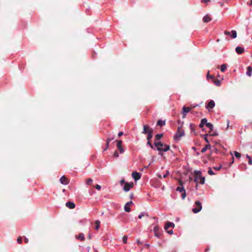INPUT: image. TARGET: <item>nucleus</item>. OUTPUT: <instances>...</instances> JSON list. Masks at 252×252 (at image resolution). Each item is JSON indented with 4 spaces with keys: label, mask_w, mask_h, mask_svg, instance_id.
Here are the masks:
<instances>
[{
    "label": "nucleus",
    "mask_w": 252,
    "mask_h": 252,
    "mask_svg": "<svg viewBox=\"0 0 252 252\" xmlns=\"http://www.w3.org/2000/svg\"><path fill=\"white\" fill-rule=\"evenodd\" d=\"M150 130H153V129L150 127L149 125H144L143 126V131H142V133L146 134L149 133Z\"/></svg>",
    "instance_id": "9d476101"
},
{
    "label": "nucleus",
    "mask_w": 252,
    "mask_h": 252,
    "mask_svg": "<svg viewBox=\"0 0 252 252\" xmlns=\"http://www.w3.org/2000/svg\"><path fill=\"white\" fill-rule=\"evenodd\" d=\"M114 142H116V146L120 153L122 154L124 152V149L122 147V140H116Z\"/></svg>",
    "instance_id": "20e7f679"
},
{
    "label": "nucleus",
    "mask_w": 252,
    "mask_h": 252,
    "mask_svg": "<svg viewBox=\"0 0 252 252\" xmlns=\"http://www.w3.org/2000/svg\"><path fill=\"white\" fill-rule=\"evenodd\" d=\"M206 126L209 128V129H210V131H213V125L210 123H208L207 124H206Z\"/></svg>",
    "instance_id": "bb28decb"
},
{
    "label": "nucleus",
    "mask_w": 252,
    "mask_h": 252,
    "mask_svg": "<svg viewBox=\"0 0 252 252\" xmlns=\"http://www.w3.org/2000/svg\"><path fill=\"white\" fill-rule=\"evenodd\" d=\"M123 134H124V133H123V132L120 131V132H119V133H118V136H119V137H120V136H121L122 135H123Z\"/></svg>",
    "instance_id": "8fccbe9b"
},
{
    "label": "nucleus",
    "mask_w": 252,
    "mask_h": 252,
    "mask_svg": "<svg viewBox=\"0 0 252 252\" xmlns=\"http://www.w3.org/2000/svg\"><path fill=\"white\" fill-rule=\"evenodd\" d=\"M60 181L61 183L63 185H66L69 184V180L65 176H63L60 178Z\"/></svg>",
    "instance_id": "0eeeda50"
},
{
    "label": "nucleus",
    "mask_w": 252,
    "mask_h": 252,
    "mask_svg": "<svg viewBox=\"0 0 252 252\" xmlns=\"http://www.w3.org/2000/svg\"><path fill=\"white\" fill-rule=\"evenodd\" d=\"M211 147L210 145L208 144L206 145L204 148H203L201 150L202 153H204L206 151L207 149Z\"/></svg>",
    "instance_id": "c756f323"
},
{
    "label": "nucleus",
    "mask_w": 252,
    "mask_h": 252,
    "mask_svg": "<svg viewBox=\"0 0 252 252\" xmlns=\"http://www.w3.org/2000/svg\"><path fill=\"white\" fill-rule=\"evenodd\" d=\"M133 196H134V194H133V193H130V195H129V198H130V199H132V198H133Z\"/></svg>",
    "instance_id": "3c124183"
},
{
    "label": "nucleus",
    "mask_w": 252,
    "mask_h": 252,
    "mask_svg": "<svg viewBox=\"0 0 252 252\" xmlns=\"http://www.w3.org/2000/svg\"><path fill=\"white\" fill-rule=\"evenodd\" d=\"M169 172L168 170H167V171H166V174H165L163 176V177L164 178H166V177H167V176L169 175Z\"/></svg>",
    "instance_id": "37998d69"
},
{
    "label": "nucleus",
    "mask_w": 252,
    "mask_h": 252,
    "mask_svg": "<svg viewBox=\"0 0 252 252\" xmlns=\"http://www.w3.org/2000/svg\"><path fill=\"white\" fill-rule=\"evenodd\" d=\"M183 127V123L180 125V126H179L178 127L177 131L175 134V135L174 136V139L175 140H180L181 137L183 136L185 134L184 131L182 129Z\"/></svg>",
    "instance_id": "f03ea898"
},
{
    "label": "nucleus",
    "mask_w": 252,
    "mask_h": 252,
    "mask_svg": "<svg viewBox=\"0 0 252 252\" xmlns=\"http://www.w3.org/2000/svg\"><path fill=\"white\" fill-rule=\"evenodd\" d=\"M221 168V166H219L218 167H214V169L217 170V171L220 170Z\"/></svg>",
    "instance_id": "79ce46f5"
},
{
    "label": "nucleus",
    "mask_w": 252,
    "mask_h": 252,
    "mask_svg": "<svg viewBox=\"0 0 252 252\" xmlns=\"http://www.w3.org/2000/svg\"><path fill=\"white\" fill-rule=\"evenodd\" d=\"M248 4H249L250 5H252V0H251V2L250 3H248Z\"/></svg>",
    "instance_id": "69168bd1"
},
{
    "label": "nucleus",
    "mask_w": 252,
    "mask_h": 252,
    "mask_svg": "<svg viewBox=\"0 0 252 252\" xmlns=\"http://www.w3.org/2000/svg\"><path fill=\"white\" fill-rule=\"evenodd\" d=\"M209 1H210V0H201V2H204V3H207V2H208Z\"/></svg>",
    "instance_id": "603ef678"
},
{
    "label": "nucleus",
    "mask_w": 252,
    "mask_h": 252,
    "mask_svg": "<svg viewBox=\"0 0 252 252\" xmlns=\"http://www.w3.org/2000/svg\"><path fill=\"white\" fill-rule=\"evenodd\" d=\"M157 176L160 179L162 178V176L160 174H158Z\"/></svg>",
    "instance_id": "052dcab7"
},
{
    "label": "nucleus",
    "mask_w": 252,
    "mask_h": 252,
    "mask_svg": "<svg viewBox=\"0 0 252 252\" xmlns=\"http://www.w3.org/2000/svg\"><path fill=\"white\" fill-rule=\"evenodd\" d=\"M132 176L135 181H137L141 178V175L140 173L135 171L132 173Z\"/></svg>",
    "instance_id": "6e6552de"
},
{
    "label": "nucleus",
    "mask_w": 252,
    "mask_h": 252,
    "mask_svg": "<svg viewBox=\"0 0 252 252\" xmlns=\"http://www.w3.org/2000/svg\"><path fill=\"white\" fill-rule=\"evenodd\" d=\"M174 226L175 224L174 223L171 222H167L164 226V229L165 230H167L169 227H174Z\"/></svg>",
    "instance_id": "f8f14e48"
},
{
    "label": "nucleus",
    "mask_w": 252,
    "mask_h": 252,
    "mask_svg": "<svg viewBox=\"0 0 252 252\" xmlns=\"http://www.w3.org/2000/svg\"><path fill=\"white\" fill-rule=\"evenodd\" d=\"M215 103L214 101L211 100L207 104V105L206 106V108L207 109L210 110L211 109L215 107Z\"/></svg>",
    "instance_id": "9b49d317"
},
{
    "label": "nucleus",
    "mask_w": 252,
    "mask_h": 252,
    "mask_svg": "<svg viewBox=\"0 0 252 252\" xmlns=\"http://www.w3.org/2000/svg\"><path fill=\"white\" fill-rule=\"evenodd\" d=\"M134 184L132 182L130 183H126L124 187V190L125 191H128L130 190V189L133 187Z\"/></svg>",
    "instance_id": "39448f33"
},
{
    "label": "nucleus",
    "mask_w": 252,
    "mask_h": 252,
    "mask_svg": "<svg viewBox=\"0 0 252 252\" xmlns=\"http://www.w3.org/2000/svg\"><path fill=\"white\" fill-rule=\"evenodd\" d=\"M208 251H209V249H208V248H206V249L205 250V252H207Z\"/></svg>",
    "instance_id": "0e129e2a"
},
{
    "label": "nucleus",
    "mask_w": 252,
    "mask_h": 252,
    "mask_svg": "<svg viewBox=\"0 0 252 252\" xmlns=\"http://www.w3.org/2000/svg\"><path fill=\"white\" fill-rule=\"evenodd\" d=\"M195 207L192 209V211L194 213H197L202 209L201 203L199 201H197L195 203Z\"/></svg>",
    "instance_id": "7ed1b4c3"
},
{
    "label": "nucleus",
    "mask_w": 252,
    "mask_h": 252,
    "mask_svg": "<svg viewBox=\"0 0 252 252\" xmlns=\"http://www.w3.org/2000/svg\"><path fill=\"white\" fill-rule=\"evenodd\" d=\"M208 173L210 175H213L215 174L214 172L211 169L208 171Z\"/></svg>",
    "instance_id": "58836bf2"
},
{
    "label": "nucleus",
    "mask_w": 252,
    "mask_h": 252,
    "mask_svg": "<svg viewBox=\"0 0 252 252\" xmlns=\"http://www.w3.org/2000/svg\"><path fill=\"white\" fill-rule=\"evenodd\" d=\"M194 182L197 185L198 183L203 185L205 183V178L202 177L201 172L199 171H194Z\"/></svg>",
    "instance_id": "f257e3e1"
},
{
    "label": "nucleus",
    "mask_w": 252,
    "mask_h": 252,
    "mask_svg": "<svg viewBox=\"0 0 252 252\" xmlns=\"http://www.w3.org/2000/svg\"><path fill=\"white\" fill-rule=\"evenodd\" d=\"M189 180H192V178L190 177H189Z\"/></svg>",
    "instance_id": "774afa93"
},
{
    "label": "nucleus",
    "mask_w": 252,
    "mask_h": 252,
    "mask_svg": "<svg viewBox=\"0 0 252 252\" xmlns=\"http://www.w3.org/2000/svg\"><path fill=\"white\" fill-rule=\"evenodd\" d=\"M127 236L126 235H125L123 237V241L124 243L126 244L127 243Z\"/></svg>",
    "instance_id": "c9c22d12"
},
{
    "label": "nucleus",
    "mask_w": 252,
    "mask_h": 252,
    "mask_svg": "<svg viewBox=\"0 0 252 252\" xmlns=\"http://www.w3.org/2000/svg\"><path fill=\"white\" fill-rule=\"evenodd\" d=\"M154 231L155 233V235L158 238H160V234L158 232L159 227L158 226H155L154 227Z\"/></svg>",
    "instance_id": "ddd939ff"
},
{
    "label": "nucleus",
    "mask_w": 252,
    "mask_h": 252,
    "mask_svg": "<svg viewBox=\"0 0 252 252\" xmlns=\"http://www.w3.org/2000/svg\"><path fill=\"white\" fill-rule=\"evenodd\" d=\"M76 237L77 239L80 240L81 241H84L85 240L84 234L83 233H80Z\"/></svg>",
    "instance_id": "aec40b11"
},
{
    "label": "nucleus",
    "mask_w": 252,
    "mask_h": 252,
    "mask_svg": "<svg viewBox=\"0 0 252 252\" xmlns=\"http://www.w3.org/2000/svg\"><path fill=\"white\" fill-rule=\"evenodd\" d=\"M137 243L138 244V245H141L142 243L139 240H137Z\"/></svg>",
    "instance_id": "13d9d810"
},
{
    "label": "nucleus",
    "mask_w": 252,
    "mask_h": 252,
    "mask_svg": "<svg viewBox=\"0 0 252 252\" xmlns=\"http://www.w3.org/2000/svg\"><path fill=\"white\" fill-rule=\"evenodd\" d=\"M109 140H110V139L108 138L107 139V142H106L107 147H108Z\"/></svg>",
    "instance_id": "4d7b16f0"
},
{
    "label": "nucleus",
    "mask_w": 252,
    "mask_h": 252,
    "mask_svg": "<svg viewBox=\"0 0 252 252\" xmlns=\"http://www.w3.org/2000/svg\"><path fill=\"white\" fill-rule=\"evenodd\" d=\"M179 183H180V184L181 185V186L177 187L176 190L177 191H179L181 192H182L184 191H185V190L184 189V188L182 186V182L181 181H180Z\"/></svg>",
    "instance_id": "a211bd4d"
},
{
    "label": "nucleus",
    "mask_w": 252,
    "mask_h": 252,
    "mask_svg": "<svg viewBox=\"0 0 252 252\" xmlns=\"http://www.w3.org/2000/svg\"><path fill=\"white\" fill-rule=\"evenodd\" d=\"M247 75L249 76H252V67L251 66H248L247 68Z\"/></svg>",
    "instance_id": "6ab92c4d"
},
{
    "label": "nucleus",
    "mask_w": 252,
    "mask_h": 252,
    "mask_svg": "<svg viewBox=\"0 0 252 252\" xmlns=\"http://www.w3.org/2000/svg\"><path fill=\"white\" fill-rule=\"evenodd\" d=\"M208 135L215 136L218 135V133L216 132H213V131H210L208 134H206V136H208Z\"/></svg>",
    "instance_id": "a878e982"
},
{
    "label": "nucleus",
    "mask_w": 252,
    "mask_h": 252,
    "mask_svg": "<svg viewBox=\"0 0 252 252\" xmlns=\"http://www.w3.org/2000/svg\"><path fill=\"white\" fill-rule=\"evenodd\" d=\"M155 146L157 148V150L158 151H162L163 147V144L161 142H155Z\"/></svg>",
    "instance_id": "423d86ee"
},
{
    "label": "nucleus",
    "mask_w": 252,
    "mask_h": 252,
    "mask_svg": "<svg viewBox=\"0 0 252 252\" xmlns=\"http://www.w3.org/2000/svg\"><path fill=\"white\" fill-rule=\"evenodd\" d=\"M232 34L231 35L232 38H235L237 37V32L236 31L233 30L231 31Z\"/></svg>",
    "instance_id": "7c9ffc66"
},
{
    "label": "nucleus",
    "mask_w": 252,
    "mask_h": 252,
    "mask_svg": "<svg viewBox=\"0 0 252 252\" xmlns=\"http://www.w3.org/2000/svg\"><path fill=\"white\" fill-rule=\"evenodd\" d=\"M186 191L185 190L183 192H182V194L181 195L182 199H185L186 197Z\"/></svg>",
    "instance_id": "e433bc0d"
},
{
    "label": "nucleus",
    "mask_w": 252,
    "mask_h": 252,
    "mask_svg": "<svg viewBox=\"0 0 252 252\" xmlns=\"http://www.w3.org/2000/svg\"><path fill=\"white\" fill-rule=\"evenodd\" d=\"M100 221L99 220H96L95 221V229L98 230L99 228Z\"/></svg>",
    "instance_id": "cd10ccee"
},
{
    "label": "nucleus",
    "mask_w": 252,
    "mask_h": 252,
    "mask_svg": "<svg viewBox=\"0 0 252 252\" xmlns=\"http://www.w3.org/2000/svg\"><path fill=\"white\" fill-rule=\"evenodd\" d=\"M93 180L91 178H88L86 180V184L92 186Z\"/></svg>",
    "instance_id": "c85d7f7f"
},
{
    "label": "nucleus",
    "mask_w": 252,
    "mask_h": 252,
    "mask_svg": "<svg viewBox=\"0 0 252 252\" xmlns=\"http://www.w3.org/2000/svg\"><path fill=\"white\" fill-rule=\"evenodd\" d=\"M214 84L217 86H219L220 84V81L219 80H214Z\"/></svg>",
    "instance_id": "473e14b6"
},
{
    "label": "nucleus",
    "mask_w": 252,
    "mask_h": 252,
    "mask_svg": "<svg viewBox=\"0 0 252 252\" xmlns=\"http://www.w3.org/2000/svg\"><path fill=\"white\" fill-rule=\"evenodd\" d=\"M130 206H128V204H126L124 207L125 211L126 212H129L130 211V208L129 207Z\"/></svg>",
    "instance_id": "393cba45"
},
{
    "label": "nucleus",
    "mask_w": 252,
    "mask_h": 252,
    "mask_svg": "<svg viewBox=\"0 0 252 252\" xmlns=\"http://www.w3.org/2000/svg\"><path fill=\"white\" fill-rule=\"evenodd\" d=\"M24 242L25 243L28 244L29 242V239L27 238H25L24 239Z\"/></svg>",
    "instance_id": "de8ad7c7"
},
{
    "label": "nucleus",
    "mask_w": 252,
    "mask_h": 252,
    "mask_svg": "<svg viewBox=\"0 0 252 252\" xmlns=\"http://www.w3.org/2000/svg\"><path fill=\"white\" fill-rule=\"evenodd\" d=\"M147 144L150 146L151 148L154 149V146L150 142V140H148Z\"/></svg>",
    "instance_id": "a19ab883"
},
{
    "label": "nucleus",
    "mask_w": 252,
    "mask_h": 252,
    "mask_svg": "<svg viewBox=\"0 0 252 252\" xmlns=\"http://www.w3.org/2000/svg\"><path fill=\"white\" fill-rule=\"evenodd\" d=\"M124 183H125V180H122L121 181V184H124Z\"/></svg>",
    "instance_id": "680f3d73"
},
{
    "label": "nucleus",
    "mask_w": 252,
    "mask_h": 252,
    "mask_svg": "<svg viewBox=\"0 0 252 252\" xmlns=\"http://www.w3.org/2000/svg\"><path fill=\"white\" fill-rule=\"evenodd\" d=\"M207 120L206 119L204 118L201 120V123L199 125L200 127H203L204 125H205L206 126V124H207Z\"/></svg>",
    "instance_id": "f3484780"
},
{
    "label": "nucleus",
    "mask_w": 252,
    "mask_h": 252,
    "mask_svg": "<svg viewBox=\"0 0 252 252\" xmlns=\"http://www.w3.org/2000/svg\"><path fill=\"white\" fill-rule=\"evenodd\" d=\"M144 216V215L143 214H141L140 215H139L138 216V218L139 219H141L142 218V217Z\"/></svg>",
    "instance_id": "6e6d98bb"
},
{
    "label": "nucleus",
    "mask_w": 252,
    "mask_h": 252,
    "mask_svg": "<svg viewBox=\"0 0 252 252\" xmlns=\"http://www.w3.org/2000/svg\"><path fill=\"white\" fill-rule=\"evenodd\" d=\"M206 136H206V135H205V138H204V139H205V141H206V142H207V143H209V141H208V139L207 138Z\"/></svg>",
    "instance_id": "bf43d9fd"
},
{
    "label": "nucleus",
    "mask_w": 252,
    "mask_h": 252,
    "mask_svg": "<svg viewBox=\"0 0 252 252\" xmlns=\"http://www.w3.org/2000/svg\"><path fill=\"white\" fill-rule=\"evenodd\" d=\"M167 231V232L169 234H172L173 233V230H166Z\"/></svg>",
    "instance_id": "09e8293b"
},
{
    "label": "nucleus",
    "mask_w": 252,
    "mask_h": 252,
    "mask_svg": "<svg viewBox=\"0 0 252 252\" xmlns=\"http://www.w3.org/2000/svg\"><path fill=\"white\" fill-rule=\"evenodd\" d=\"M229 126V121H227V128H228Z\"/></svg>",
    "instance_id": "338daca9"
},
{
    "label": "nucleus",
    "mask_w": 252,
    "mask_h": 252,
    "mask_svg": "<svg viewBox=\"0 0 252 252\" xmlns=\"http://www.w3.org/2000/svg\"><path fill=\"white\" fill-rule=\"evenodd\" d=\"M163 136V134H157L155 136L156 141L159 140Z\"/></svg>",
    "instance_id": "b1692460"
},
{
    "label": "nucleus",
    "mask_w": 252,
    "mask_h": 252,
    "mask_svg": "<svg viewBox=\"0 0 252 252\" xmlns=\"http://www.w3.org/2000/svg\"><path fill=\"white\" fill-rule=\"evenodd\" d=\"M126 204H128V206H130L131 204H133L132 201H130L129 202H127Z\"/></svg>",
    "instance_id": "864d4df0"
},
{
    "label": "nucleus",
    "mask_w": 252,
    "mask_h": 252,
    "mask_svg": "<svg viewBox=\"0 0 252 252\" xmlns=\"http://www.w3.org/2000/svg\"><path fill=\"white\" fill-rule=\"evenodd\" d=\"M113 157H115V158H117L119 157V153L118 152V151H116L114 154H113Z\"/></svg>",
    "instance_id": "ea45409f"
},
{
    "label": "nucleus",
    "mask_w": 252,
    "mask_h": 252,
    "mask_svg": "<svg viewBox=\"0 0 252 252\" xmlns=\"http://www.w3.org/2000/svg\"><path fill=\"white\" fill-rule=\"evenodd\" d=\"M249 164H252V158H250L249 159Z\"/></svg>",
    "instance_id": "5fc2aeb1"
},
{
    "label": "nucleus",
    "mask_w": 252,
    "mask_h": 252,
    "mask_svg": "<svg viewBox=\"0 0 252 252\" xmlns=\"http://www.w3.org/2000/svg\"><path fill=\"white\" fill-rule=\"evenodd\" d=\"M153 130H150V132L147 134L148 135L147 137V140H150L153 137Z\"/></svg>",
    "instance_id": "412c9836"
},
{
    "label": "nucleus",
    "mask_w": 252,
    "mask_h": 252,
    "mask_svg": "<svg viewBox=\"0 0 252 252\" xmlns=\"http://www.w3.org/2000/svg\"><path fill=\"white\" fill-rule=\"evenodd\" d=\"M207 78L208 79H209V78H214V77L213 76H210V75L209 74V72H208V74H207Z\"/></svg>",
    "instance_id": "c03bdc74"
},
{
    "label": "nucleus",
    "mask_w": 252,
    "mask_h": 252,
    "mask_svg": "<svg viewBox=\"0 0 252 252\" xmlns=\"http://www.w3.org/2000/svg\"><path fill=\"white\" fill-rule=\"evenodd\" d=\"M95 188L97 189V190H100L101 189V186L99 185H96L95 186Z\"/></svg>",
    "instance_id": "a18cd8bd"
},
{
    "label": "nucleus",
    "mask_w": 252,
    "mask_h": 252,
    "mask_svg": "<svg viewBox=\"0 0 252 252\" xmlns=\"http://www.w3.org/2000/svg\"><path fill=\"white\" fill-rule=\"evenodd\" d=\"M195 107V106H193L190 107H187L184 106L183 107V113H184L183 118H185L186 116L185 113L189 112L190 111L191 108H194Z\"/></svg>",
    "instance_id": "1a4fd4ad"
},
{
    "label": "nucleus",
    "mask_w": 252,
    "mask_h": 252,
    "mask_svg": "<svg viewBox=\"0 0 252 252\" xmlns=\"http://www.w3.org/2000/svg\"><path fill=\"white\" fill-rule=\"evenodd\" d=\"M212 20L211 18L208 15H206L203 18V21L204 23H208Z\"/></svg>",
    "instance_id": "dca6fc26"
},
{
    "label": "nucleus",
    "mask_w": 252,
    "mask_h": 252,
    "mask_svg": "<svg viewBox=\"0 0 252 252\" xmlns=\"http://www.w3.org/2000/svg\"><path fill=\"white\" fill-rule=\"evenodd\" d=\"M227 65L226 64H223L220 66V70L222 72H224L226 70Z\"/></svg>",
    "instance_id": "2f4dec72"
},
{
    "label": "nucleus",
    "mask_w": 252,
    "mask_h": 252,
    "mask_svg": "<svg viewBox=\"0 0 252 252\" xmlns=\"http://www.w3.org/2000/svg\"><path fill=\"white\" fill-rule=\"evenodd\" d=\"M235 51L237 54H240L244 52V49L243 47L238 46L236 48Z\"/></svg>",
    "instance_id": "2eb2a0df"
},
{
    "label": "nucleus",
    "mask_w": 252,
    "mask_h": 252,
    "mask_svg": "<svg viewBox=\"0 0 252 252\" xmlns=\"http://www.w3.org/2000/svg\"><path fill=\"white\" fill-rule=\"evenodd\" d=\"M17 242L19 243V244H21L22 242V237H19L18 238H17Z\"/></svg>",
    "instance_id": "4c0bfd02"
},
{
    "label": "nucleus",
    "mask_w": 252,
    "mask_h": 252,
    "mask_svg": "<svg viewBox=\"0 0 252 252\" xmlns=\"http://www.w3.org/2000/svg\"><path fill=\"white\" fill-rule=\"evenodd\" d=\"M170 149V146L169 145L163 144V147L162 148L163 152H166L168 151Z\"/></svg>",
    "instance_id": "5701e85b"
},
{
    "label": "nucleus",
    "mask_w": 252,
    "mask_h": 252,
    "mask_svg": "<svg viewBox=\"0 0 252 252\" xmlns=\"http://www.w3.org/2000/svg\"><path fill=\"white\" fill-rule=\"evenodd\" d=\"M234 155L235 157L238 158H239L241 157V154L239 152L236 151L234 152Z\"/></svg>",
    "instance_id": "72a5a7b5"
},
{
    "label": "nucleus",
    "mask_w": 252,
    "mask_h": 252,
    "mask_svg": "<svg viewBox=\"0 0 252 252\" xmlns=\"http://www.w3.org/2000/svg\"><path fill=\"white\" fill-rule=\"evenodd\" d=\"M190 129L191 131H193L195 130V126L193 124H191L189 126Z\"/></svg>",
    "instance_id": "f704fd0d"
},
{
    "label": "nucleus",
    "mask_w": 252,
    "mask_h": 252,
    "mask_svg": "<svg viewBox=\"0 0 252 252\" xmlns=\"http://www.w3.org/2000/svg\"><path fill=\"white\" fill-rule=\"evenodd\" d=\"M65 205L70 209H74L75 207V204L72 202H66Z\"/></svg>",
    "instance_id": "4468645a"
},
{
    "label": "nucleus",
    "mask_w": 252,
    "mask_h": 252,
    "mask_svg": "<svg viewBox=\"0 0 252 252\" xmlns=\"http://www.w3.org/2000/svg\"><path fill=\"white\" fill-rule=\"evenodd\" d=\"M224 34H225V35H230V32H228V31H225L224 32Z\"/></svg>",
    "instance_id": "49530a36"
},
{
    "label": "nucleus",
    "mask_w": 252,
    "mask_h": 252,
    "mask_svg": "<svg viewBox=\"0 0 252 252\" xmlns=\"http://www.w3.org/2000/svg\"><path fill=\"white\" fill-rule=\"evenodd\" d=\"M246 157H247V158H249V159L251 158V157H250L248 155H246Z\"/></svg>",
    "instance_id": "e2e57ef3"
},
{
    "label": "nucleus",
    "mask_w": 252,
    "mask_h": 252,
    "mask_svg": "<svg viewBox=\"0 0 252 252\" xmlns=\"http://www.w3.org/2000/svg\"><path fill=\"white\" fill-rule=\"evenodd\" d=\"M165 125V121L158 120L157 122V125L159 126H163Z\"/></svg>",
    "instance_id": "4be33fe9"
}]
</instances>
